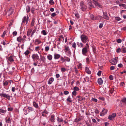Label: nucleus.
<instances>
[{
  "label": "nucleus",
  "instance_id": "1",
  "mask_svg": "<svg viewBox=\"0 0 126 126\" xmlns=\"http://www.w3.org/2000/svg\"><path fill=\"white\" fill-rule=\"evenodd\" d=\"M80 37L81 41L83 43H85L89 41L88 37L84 34L81 35Z\"/></svg>",
  "mask_w": 126,
  "mask_h": 126
},
{
  "label": "nucleus",
  "instance_id": "2",
  "mask_svg": "<svg viewBox=\"0 0 126 126\" xmlns=\"http://www.w3.org/2000/svg\"><path fill=\"white\" fill-rule=\"evenodd\" d=\"M80 8L82 11H85L87 7L86 6V4L83 1H80Z\"/></svg>",
  "mask_w": 126,
  "mask_h": 126
},
{
  "label": "nucleus",
  "instance_id": "3",
  "mask_svg": "<svg viewBox=\"0 0 126 126\" xmlns=\"http://www.w3.org/2000/svg\"><path fill=\"white\" fill-rule=\"evenodd\" d=\"M0 96L1 97L5 98L9 100L10 99L11 96L8 94L2 92V93L0 94Z\"/></svg>",
  "mask_w": 126,
  "mask_h": 126
},
{
  "label": "nucleus",
  "instance_id": "4",
  "mask_svg": "<svg viewBox=\"0 0 126 126\" xmlns=\"http://www.w3.org/2000/svg\"><path fill=\"white\" fill-rule=\"evenodd\" d=\"M117 58L118 57H115L114 59H113L111 60H110V62L113 64L115 65L117 62Z\"/></svg>",
  "mask_w": 126,
  "mask_h": 126
},
{
  "label": "nucleus",
  "instance_id": "5",
  "mask_svg": "<svg viewBox=\"0 0 126 126\" xmlns=\"http://www.w3.org/2000/svg\"><path fill=\"white\" fill-rule=\"evenodd\" d=\"M32 58L34 61L35 60H39V57L37 54H34L32 56Z\"/></svg>",
  "mask_w": 126,
  "mask_h": 126
},
{
  "label": "nucleus",
  "instance_id": "6",
  "mask_svg": "<svg viewBox=\"0 0 126 126\" xmlns=\"http://www.w3.org/2000/svg\"><path fill=\"white\" fill-rule=\"evenodd\" d=\"M88 49L86 47H84L82 49V53L83 55H86V53L88 52Z\"/></svg>",
  "mask_w": 126,
  "mask_h": 126
},
{
  "label": "nucleus",
  "instance_id": "7",
  "mask_svg": "<svg viewBox=\"0 0 126 126\" xmlns=\"http://www.w3.org/2000/svg\"><path fill=\"white\" fill-rule=\"evenodd\" d=\"M103 17H101L106 20H108L109 19V17L108 15L107 12H104L103 13Z\"/></svg>",
  "mask_w": 126,
  "mask_h": 126
},
{
  "label": "nucleus",
  "instance_id": "8",
  "mask_svg": "<svg viewBox=\"0 0 126 126\" xmlns=\"http://www.w3.org/2000/svg\"><path fill=\"white\" fill-rule=\"evenodd\" d=\"M108 111V110L105 109H103L102 111L100 113V115L101 116H103L106 114Z\"/></svg>",
  "mask_w": 126,
  "mask_h": 126
},
{
  "label": "nucleus",
  "instance_id": "9",
  "mask_svg": "<svg viewBox=\"0 0 126 126\" xmlns=\"http://www.w3.org/2000/svg\"><path fill=\"white\" fill-rule=\"evenodd\" d=\"M116 116V114L113 113L111 115H110L108 117V118L110 120H112Z\"/></svg>",
  "mask_w": 126,
  "mask_h": 126
},
{
  "label": "nucleus",
  "instance_id": "10",
  "mask_svg": "<svg viewBox=\"0 0 126 126\" xmlns=\"http://www.w3.org/2000/svg\"><path fill=\"white\" fill-rule=\"evenodd\" d=\"M27 18L26 16H24V17L22 21V23H25L26 22V24H27L28 21V19L29 18V17L28 16H27Z\"/></svg>",
  "mask_w": 126,
  "mask_h": 126
},
{
  "label": "nucleus",
  "instance_id": "11",
  "mask_svg": "<svg viewBox=\"0 0 126 126\" xmlns=\"http://www.w3.org/2000/svg\"><path fill=\"white\" fill-rule=\"evenodd\" d=\"M90 18L92 20H95L98 19V16L94 17L93 14H91L90 16Z\"/></svg>",
  "mask_w": 126,
  "mask_h": 126
},
{
  "label": "nucleus",
  "instance_id": "12",
  "mask_svg": "<svg viewBox=\"0 0 126 126\" xmlns=\"http://www.w3.org/2000/svg\"><path fill=\"white\" fill-rule=\"evenodd\" d=\"M13 56H10L8 58L7 62L9 63V62H12L14 61V60L13 58Z\"/></svg>",
  "mask_w": 126,
  "mask_h": 126
},
{
  "label": "nucleus",
  "instance_id": "13",
  "mask_svg": "<svg viewBox=\"0 0 126 126\" xmlns=\"http://www.w3.org/2000/svg\"><path fill=\"white\" fill-rule=\"evenodd\" d=\"M87 2L90 7H89V8L90 9H91V7H94V6L92 3V1L91 0H87Z\"/></svg>",
  "mask_w": 126,
  "mask_h": 126
},
{
  "label": "nucleus",
  "instance_id": "14",
  "mask_svg": "<svg viewBox=\"0 0 126 126\" xmlns=\"http://www.w3.org/2000/svg\"><path fill=\"white\" fill-rule=\"evenodd\" d=\"M17 40L18 42H21L22 41L23 43H24L25 41L23 38L20 36L17 38Z\"/></svg>",
  "mask_w": 126,
  "mask_h": 126
},
{
  "label": "nucleus",
  "instance_id": "15",
  "mask_svg": "<svg viewBox=\"0 0 126 126\" xmlns=\"http://www.w3.org/2000/svg\"><path fill=\"white\" fill-rule=\"evenodd\" d=\"M65 49L64 50V51L65 52L69 54H70V50L69 49V48L68 47H66L65 46Z\"/></svg>",
  "mask_w": 126,
  "mask_h": 126
},
{
  "label": "nucleus",
  "instance_id": "16",
  "mask_svg": "<svg viewBox=\"0 0 126 126\" xmlns=\"http://www.w3.org/2000/svg\"><path fill=\"white\" fill-rule=\"evenodd\" d=\"M103 82V81L101 78H100L98 79V83L99 85H101L102 84Z\"/></svg>",
  "mask_w": 126,
  "mask_h": 126
},
{
  "label": "nucleus",
  "instance_id": "17",
  "mask_svg": "<svg viewBox=\"0 0 126 126\" xmlns=\"http://www.w3.org/2000/svg\"><path fill=\"white\" fill-rule=\"evenodd\" d=\"M54 79L53 78H50L49 80L48 83L49 84H51L52 82L54 81Z\"/></svg>",
  "mask_w": 126,
  "mask_h": 126
},
{
  "label": "nucleus",
  "instance_id": "18",
  "mask_svg": "<svg viewBox=\"0 0 126 126\" xmlns=\"http://www.w3.org/2000/svg\"><path fill=\"white\" fill-rule=\"evenodd\" d=\"M26 9L27 13L29 12L31 10V8L30 6L29 5L27 6L26 7Z\"/></svg>",
  "mask_w": 126,
  "mask_h": 126
},
{
  "label": "nucleus",
  "instance_id": "19",
  "mask_svg": "<svg viewBox=\"0 0 126 126\" xmlns=\"http://www.w3.org/2000/svg\"><path fill=\"white\" fill-rule=\"evenodd\" d=\"M32 31V29H28L27 32V36H29L30 35Z\"/></svg>",
  "mask_w": 126,
  "mask_h": 126
},
{
  "label": "nucleus",
  "instance_id": "20",
  "mask_svg": "<svg viewBox=\"0 0 126 126\" xmlns=\"http://www.w3.org/2000/svg\"><path fill=\"white\" fill-rule=\"evenodd\" d=\"M78 100L79 101H82V100H84L85 99V98H84L82 97H81L80 96H78Z\"/></svg>",
  "mask_w": 126,
  "mask_h": 126
},
{
  "label": "nucleus",
  "instance_id": "21",
  "mask_svg": "<svg viewBox=\"0 0 126 126\" xmlns=\"http://www.w3.org/2000/svg\"><path fill=\"white\" fill-rule=\"evenodd\" d=\"M60 54H55L54 58L55 59H57L60 57Z\"/></svg>",
  "mask_w": 126,
  "mask_h": 126
},
{
  "label": "nucleus",
  "instance_id": "22",
  "mask_svg": "<svg viewBox=\"0 0 126 126\" xmlns=\"http://www.w3.org/2000/svg\"><path fill=\"white\" fill-rule=\"evenodd\" d=\"M85 69L86 72L88 74H91V71L89 70V69L88 67H86L85 68Z\"/></svg>",
  "mask_w": 126,
  "mask_h": 126
},
{
  "label": "nucleus",
  "instance_id": "23",
  "mask_svg": "<svg viewBox=\"0 0 126 126\" xmlns=\"http://www.w3.org/2000/svg\"><path fill=\"white\" fill-rule=\"evenodd\" d=\"M47 58L49 60L51 61L52 59V55L49 54L47 56Z\"/></svg>",
  "mask_w": 126,
  "mask_h": 126
},
{
  "label": "nucleus",
  "instance_id": "24",
  "mask_svg": "<svg viewBox=\"0 0 126 126\" xmlns=\"http://www.w3.org/2000/svg\"><path fill=\"white\" fill-rule=\"evenodd\" d=\"M27 110H28L29 112H30L33 110V108L30 107H28V108L27 109Z\"/></svg>",
  "mask_w": 126,
  "mask_h": 126
},
{
  "label": "nucleus",
  "instance_id": "25",
  "mask_svg": "<svg viewBox=\"0 0 126 126\" xmlns=\"http://www.w3.org/2000/svg\"><path fill=\"white\" fill-rule=\"evenodd\" d=\"M67 101L69 102H72V99L71 98L70 96H68V97L67 99Z\"/></svg>",
  "mask_w": 126,
  "mask_h": 126
},
{
  "label": "nucleus",
  "instance_id": "26",
  "mask_svg": "<svg viewBox=\"0 0 126 126\" xmlns=\"http://www.w3.org/2000/svg\"><path fill=\"white\" fill-rule=\"evenodd\" d=\"M122 52L123 53H125L126 52V48H122Z\"/></svg>",
  "mask_w": 126,
  "mask_h": 126
},
{
  "label": "nucleus",
  "instance_id": "27",
  "mask_svg": "<svg viewBox=\"0 0 126 126\" xmlns=\"http://www.w3.org/2000/svg\"><path fill=\"white\" fill-rule=\"evenodd\" d=\"M8 82L7 81H5V82H4V81H3V86H7L8 85Z\"/></svg>",
  "mask_w": 126,
  "mask_h": 126
},
{
  "label": "nucleus",
  "instance_id": "28",
  "mask_svg": "<svg viewBox=\"0 0 126 126\" xmlns=\"http://www.w3.org/2000/svg\"><path fill=\"white\" fill-rule=\"evenodd\" d=\"M119 6H120L123 7L125 9H126V5L124 4L121 3L119 4Z\"/></svg>",
  "mask_w": 126,
  "mask_h": 126
},
{
  "label": "nucleus",
  "instance_id": "29",
  "mask_svg": "<svg viewBox=\"0 0 126 126\" xmlns=\"http://www.w3.org/2000/svg\"><path fill=\"white\" fill-rule=\"evenodd\" d=\"M35 22L34 19H33L32 20V22L31 23V26H32V27L34 26Z\"/></svg>",
  "mask_w": 126,
  "mask_h": 126
},
{
  "label": "nucleus",
  "instance_id": "30",
  "mask_svg": "<svg viewBox=\"0 0 126 126\" xmlns=\"http://www.w3.org/2000/svg\"><path fill=\"white\" fill-rule=\"evenodd\" d=\"M73 90L75 91H78L79 90V88L78 87L75 86L74 87Z\"/></svg>",
  "mask_w": 126,
  "mask_h": 126
},
{
  "label": "nucleus",
  "instance_id": "31",
  "mask_svg": "<svg viewBox=\"0 0 126 126\" xmlns=\"http://www.w3.org/2000/svg\"><path fill=\"white\" fill-rule=\"evenodd\" d=\"M40 59L44 63H45V60L44 57L43 56H41L40 57Z\"/></svg>",
  "mask_w": 126,
  "mask_h": 126
},
{
  "label": "nucleus",
  "instance_id": "32",
  "mask_svg": "<svg viewBox=\"0 0 126 126\" xmlns=\"http://www.w3.org/2000/svg\"><path fill=\"white\" fill-rule=\"evenodd\" d=\"M36 31V30L35 29L33 30V31L31 33V37H33V36L34 34Z\"/></svg>",
  "mask_w": 126,
  "mask_h": 126
},
{
  "label": "nucleus",
  "instance_id": "33",
  "mask_svg": "<svg viewBox=\"0 0 126 126\" xmlns=\"http://www.w3.org/2000/svg\"><path fill=\"white\" fill-rule=\"evenodd\" d=\"M33 105L34 107L36 108H38V106L36 103H33Z\"/></svg>",
  "mask_w": 126,
  "mask_h": 126
},
{
  "label": "nucleus",
  "instance_id": "34",
  "mask_svg": "<svg viewBox=\"0 0 126 126\" xmlns=\"http://www.w3.org/2000/svg\"><path fill=\"white\" fill-rule=\"evenodd\" d=\"M54 116L52 115L51 116L50 120L52 122H53L54 120Z\"/></svg>",
  "mask_w": 126,
  "mask_h": 126
},
{
  "label": "nucleus",
  "instance_id": "35",
  "mask_svg": "<svg viewBox=\"0 0 126 126\" xmlns=\"http://www.w3.org/2000/svg\"><path fill=\"white\" fill-rule=\"evenodd\" d=\"M30 51L29 50H27L24 52V53L26 55H28Z\"/></svg>",
  "mask_w": 126,
  "mask_h": 126
},
{
  "label": "nucleus",
  "instance_id": "36",
  "mask_svg": "<svg viewBox=\"0 0 126 126\" xmlns=\"http://www.w3.org/2000/svg\"><path fill=\"white\" fill-rule=\"evenodd\" d=\"M41 32L44 35H46L47 34V33L45 30H43Z\"/></svg>",
  "mask_w": 126,
  "mask_h": 126
},
{
  "label": "nucleus",
  "instance_id": "37",
  "mask_svg": "<svg viewBox=\"0 0 126 126\" xmlns=\"http://www.w3.org/2000/svg\"><path fill=\"white\" fill-rule=\"evenodd\" d=\"M49 46H47L45 47V49L46 51H47L49 50Z\"/></svg>",
  "mask_w": 126,
  "mask_h": 126
},
{
  "label": "nucleus",
  "instance_id": "38",
  "mask_svg": "<svg viewBox=\"0 0 126 126\" xmlns=\"http://www.w3.org/2000/svg\"><path fill=\"white\" fill-rule=\"evenodd\" d=\"M65 61H66L67 62H69L70 61V59L68 57H65Z\"/></svg>",
  "mask_w": 126,
  "mask_h": 126
},
{
  "label": "nucleus",
  "instance_id": "39",
  "mask_svg": "<svg viewBox=\"0 0 126 126\" xmlns=\"http://www.w3.org/2000/svg\"><path fill=\"white\" fill-rule=\"evenodd\" d=\"M6 110H3L0 109V112H1L2 113L6 112Z\"/></svg>",
  "mask_w": 126,
  "mask_h": 126
},
{
  "label": "nucleus",
  "instance_id": "40",
  "mask_svg": "<svg viewBox=\"0 0 126 126\" xmlns=\"http://www.w3.org/2000/svg\"><path fill=\"white\" fill-rule=\"evenodd\" d=\"M6 123H9V122L11 121V119L10 118H8L7 120L6 118Z\"/></svg>",
  "mask_w": 126,
  "mask_h": 126
},
{
  "label": "nucleus",
  "instance_id": "41",
  "mask_svg": "<svg viewBox=\"0 0 126 126\" xmlns=\"http://www.w3.org/2000/svg\"><path fill=\"white\" fill-rule=\"evenodd\" d=\"M77 94V92L76 91H74L72 92V96L73 95L75 96ZM73 97V96H72Z\"/></svg>",
  "mask_w": 126,
  "mask_h": 126
},
{
  "label": "nucleus",
  "instance_id": "42",
  "mask_svg": "<svg viewBox=\"0 0 126 126\" xmlns=\"http://www.w3.org/2000/svg\"><path fill=\"white\" fill-rule=\"evenodd\" d=\"M121 51V49L120 48H119L117 49L116 50V52L117 53H119Z\"/></svg>",
  "mask_w": 126,
  "mask_h": 126
},
{
  "label": "nucleus",
  "instance_id": "43",
  "mask_svg": "<svg viewBox=\"0 0 126 126\" xmlns=\"http://www.w3.org/2000/svg\"><path fill=\"white\" fill-rule=\"evenodd\" d=\"M81 118H77L76 119V122H78L80 121L81 120Z\"/></svg>",
  "mask_w": 126,
  "mask_h": 126
},
{
  "label": "nucleus",
  "instance_id": "44",
  "mask_svg": "<svg viewBox=\"0 0 126 126\" xmlns=\"http://www.w3.org/2000/svg\"><path fill=\"white\" fill-rule=\"evenodd\" d=\"M63 93L64 94L66 95L69 94V92L67 91H64Z\"/></svg>",
  "mask_w": 126,
  "mask_h": 126
},
{
  "label": "nucleus",
  "instance_id": "45",
  "mask_svg": "<svg viewBox=\"0 0 126 126\" xmlns=\"http://www.w3.org/2000/svg\"><path fill=\"white\" fill-rule=\"evenodd\" d=\"M17 32L16 31L13 32V34L14 36H16L17 35Z\"/></svg>",
  "mask_w": 126,
  "mask_h": 126
},
{
  "label": "nucleus",
  "instance_id": "46",
  "mask_svg": "<svg viewBox=\"0 0 126 126\" xmlns=\"http://www.w3.org/2000/svg\"><path fill=\"white\" fill-rule=\"evenodd\" d=\"M122 101L123 102H126V98H123L122 99Z\"/></svg>",
  "mask_w": 126,
  "mask_h": 126
},
{
  "label": "nucleus",
  "instance_id": "47",
  "mask_svg": "<svg viewBox=\"0 0 126 126\" xmlns=\"http://www.w3.org/2000/svg\"><path fill=\"white\" fill-rule=\"evenodd\" d=\"M49 3L51 5H53L54 3V2L52 0H50L49 1Z\"/></svg>",
  "mask_w": 126,
  "mask_h": 126
},
{
  "label": "nucleus",
  "instance_id": "48",
  "mask_svg": "<svg viewBox=\"0 0 126 126\" xmlns=\"http://www.w3.org/2000/svg\"><path fill=\"white\" fill-rule=\"evenodd\" d=\"M61 71L63 72H64L66 71V69L65 68H61Z\"/></svg>",
  "mask_w": 126,
  "mask_h": 126
},
{
  "label": "nucleus",
  "instance_id": "49",
  "mask_svg": "<svg viewBox=\"0 0 126 126\" xmlns=\"http://www.w3.org/2000/svg\"><path fill=\"white\" fill-rule=\"evenodd\" d=\"M114 91V88H111L110 90L109 91L110 92V93L111 94H112L113 93V92Z\"/></svg>",
  "mask_w": 126,
  "mask_h": 126
},
{
  "label": "nucleus",
  "instance_id": "50",
  "mask_svg": "<svg viewBox=\"0 0 126 126\" xmlns=\"http://www.w3.org/2000/svg\"><path fill=\"white\" fill-rule=\"evenodd\" d=\"M92 100L93 102H97V100L95 98H93L92 99Z\"/></svg>",
  "mask_w": 126,
  "mask_h": 126
},
{
  "label": "nucleus",
  "instance_id": "51",
  "mask_svg": "<svg viewBox=\"0 0 126 126\" xmlns=\"http://www.w3.org/2000/svg\"><path fill=\"white\" fill-rule=\"evenodd\" d=\"M61 60L63 62H64L65 61V59H64L63 57H61Z\"/></svg>",
  "mask_w": 126,
  "mask_h": 126
},
{
  "label": "nucleus",
  "instance_id": "52",
  "mask_svg": "<svg viewBox=\"0 0 126 126\" xmlns=\"http://www.w3.org/2000/svg\"><path fill=\"white\" fill-rule=\"evenodd\" d=\"M101 71H99L97 73V75L99 76H100L101 74Z\"/></svg>",
  "mask_w": 126,
  "mask_h": 126
},
{
  "label": "nucleus",
  "instance_id": "53",
  "mask_svg": "<svg viewBox=\"0 0 126 126\" xmlns=\"http://www.w3.org/2000/svg\"><path fill=\"white\" fill-rule=\"evenodd\" d=\"M117 42L118 43H120L122 42V40L120 39H119L117 40Z\"/></svg>",
  "mask_w": 126,
  "mask_h": 126
},
{
  "label": "nucleus",
  "instance_id": "54",
  "mask_svg": "<svg viewBox=\"0 0 126 126\" xmlns=\"http://www.w3.org/2000/svg\"><path fill=\"white\" fill-rule=\"evenodd\" d=\"M34 8L33 7H32L31 9V11L32 13L33 14V13L34 11Z\"/></svg>",
  "mask_w": 126,
  "mask_h": 126
},
{
  "label": "nucleus",
  "instance_id": "55",
  "mask_svg": "<svg viewBox=\"0 0 126 126\" xmlns=\"http://www.w3.org/2000/svg\"><path fill=\"white\" fill-rule=\"evenodd\" d=\"M86 43V46H85V47H86V48H89V44L88 43V42H87Z\"/></svg>",
  "mask_w": 126,
  "mask_h": 126
},
{
  "label": "nucleus",
  "instance_id": "56",
  "mask_svg": "<svg viewBox=\"0 0 126 126\" xmlns=\"http://www.w3.org/2000/svg\"><path fill=\"white\" fill-rule=\"evenodd\" d=\"M109 78L111 80H113V76L111 75H110L109 77Z\"/></svg>",
  "mask_w": 126,
  "mask_h": 126
},
{
  "label": "nucleus",
  "instance_id": "57",
  "mask_svg": "<svg viewBox=\"0 0 126 126\" xmlns=\"http://www.w3.org/2000/svg\"><path fill=\"white\" fill-rule=\"evenodd\" d=\"M75 16H76L78 18H79V14L78 13H75Z\"/></svg>",
  "mask_w": 126,
  "mask_h": 126
},
{
  "label": "nucleus",
  "instance_id": "58",
  "mask_svg": "<svg viewBox=\"0 0 126 126\" xmlns=\"http://www.w3.org/2000/svg\"><path fill=\"white\" fill-rule=\"evenodd\" d=\"M103 25V24L102 23H101L99 26V28H101L102 27Z\"/></svg>",
  "mask_w": 126,
  "mask_h": 126
},
{
  "label": "nucleus",
  "instance_id": "59",
  "mask_svg": "<svg viewBox=\"0 0 126 126\" xmlns=\"http://www.w3.org/2000/svg\"><path fill=\"white\" fill-rule=\"evenodd\" d=\"M40 48V47H35V50L37 51L39 49V48Z\"/></svg>",
  "mask_w": 126,
  "mask_h": 126
},
{
  "label": "nucleus",
  "instance_id": "60",
  "mask_svg": "<svg viewBox=\"0 0 126 126\" xmlns=\"http://www.w3.org/2000/svg\"><path fill=\"white\" fill-rule=\"evenodd\" d=\"M56 15V14L55 13H52L51 15V16L52 17H54Z\"/></svg>",
  "mask_w": 126,
  "mask_h": 126
},
{
  "label": "nucleus",
  "instance_id": "61",
  "mask_svg": "<svg viewBox=\"0 0 126 126\" xmlns=\"http://www.w3.org/2000/svg\"><path fill=\"white\" fill-rule=\"evenodd\" d=\"M123 65L122 63H120L118 65V67L121 68L123 66Z\"/></svg>",
  "mask_w": 126,
  "mask_h": 126
},
{
  "label": "nucleus",
  "instance_id": "62",
  "mask_svg": "<svg viewBox=\"0 0 126 126\" xmlns=\"http://www.w3.org/2000/svg\"><path fill=\"white\" fill-rule=\"evenodd\" d=\"M95 112L96 113H98L99 112L98 110L97 109H96L95 111Z\"/></svg>",
  "mask_w": 126,
  "mask_h": 126
},
{
  "label": "nucleus",
  "instance_id": "63",
  "mask_svg": "<svg viewBox=\"0 0 126 126\" xmlns=\"http://www.w3.org/2000/svg\"><path fill=\"white\" fill-rule=\"evenodd\" d=\"M6 34V32L5 31H4L3 32L2 35L1 36L2 37H3L5 35V34Z\"/></svg>",
  "mask_w": 126,
  "mask_h": 126
},
{
  "label": "nucleus",
  "instance_id": "64",
  "mask_svg": "<svg viewBox=\"0 0 126 126\" xmlns=\"http://www.w3.org/2000/svg\"><path fill=\"white\" fill-rule=\"evenodd\" d=\"M72 46L74 48H75L76 47V45L75 43H74L72 45Z\"/></svg>",
  "mask_w": 126,
  "mask_h": 126
}]
</instances>
